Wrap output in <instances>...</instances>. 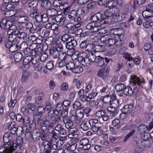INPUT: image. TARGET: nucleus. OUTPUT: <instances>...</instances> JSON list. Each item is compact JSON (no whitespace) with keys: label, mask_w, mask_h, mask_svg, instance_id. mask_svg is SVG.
I'll return each instance as SVG.
<instances>
[{"label":"nucleus","mask_w":153,"mask_h":153,"mask_svg":"<svg viewBox=\"0 0 153 153\" xmlns=\"http://www.w3.org/2000/svg\"><path fill=\"white\" fill-rule=\"evenodd\" d=\"M112 9H109L105 11L104 15L102 16L101 13H97L92 16L91 19L92 21L86 26L88 29H90L94 35L96 34H103L106 33L105 28H102L101 25L105 23H111L114 16L117 17V12L112 13Z\"/></svg>","instance_id":"f257e3e1"},{"label":"nucleus","mask_w":153,"mask_h":153,"mask_svg":"<svg viewBox=\"0 0 153 153\" xmlns=\"http://www.w3.org/2000/svg\"><path fill=\"white\" fill-rule=\"evenodd\" d=\"M68 55L71 56L73 60H77L83 65L84 62L83 58L87 56V54L84 52H82L81 53L76 50H69L67 52Z\"/></svg>","instance_id":"f03ea898"},{"label":"nucleus","mask_w":153,"mask_h":153,"mask_svg":"<svg viewBox=\"0 0 153 153\" xmlns=\"http://www.w3.org/2000/svg\"><path fill=\"white\" fill-rule=\"evenodd\" d=\"M19 28L18 24H13L10 27V29L7 31V34H13L15 36L16 35L19 38L23 39L26 36V33L23 31H20Z\"/></svg>","instance_id":"7ed1b4c3"},{"label":"nucleus","mask_w":153,"mask_h":153,"mask_svg":"<svg viewBox=\"0 0 153 153\" xmlns=\"http://www.w3.org/2000/svg\"><path fill=\"white\" fill-rule=\"evenodd\" d=\"M100 39L102 42L108 47L114 45L117 42V41L110 34L102 36Z\"/></svg>","instance_id":"20e7f679"},{"label":"nucleus","mask_w":153,"mask_h":153,"mask_svg":"<svg viewBox=\"0 0 153 153\" xmlns=\"http://www.w3.org/2000/svg\"><path fill=\"white\" fill-rule=\"evenodd\" d=\"M153 7L152 4H150L147 6L146 10L143 11L142 15L143 18L146 21H149L152 19L153 16L152 12Z\"/></svg>","instance_id":"39448f33"},{"label":"nucleus","mask_w":153,"mask_h":153,"mask_svg":"<svg viewBox=\"0 0 153 153\" xmlns=\"http://www.w3.org/2000/svg\"><path fill=\"white\" fill-rule=\"evenodd\" d=\"M130 79V85L132 86L137 85L138 86L142 87L145 83L143 78L140 79L135 75L131 76Z\"/></svg>","instance_id":"423d86ee"},{"label":"nucleus","mask_w":153,"mask_h":153,"mask_svg":"<svg viewBox=\"0 0 153 153\" xmlns=\"http://www.w3.org/2000/svg\"><path fill=\"white\" fill-rule=\"evenodd\" d=\"M16 13L15 14V16L18 17L17 21L19 23H24L28 22V18L25 16H23L21 14L22 11L21 9L15 10Z\"/></svg>","instance_id":"0eeeda50"},{"label":"nucleus","mask_w":153,"mask_h":153,"mask_svg":"<svg viewBox=\"0 0 153 153\" xmlns=\"http://www.w3.org/2000/svg\"><path fill=\"white\" fill-rule=\"evenodd\" d=\"M80 10L82 11V9H79L78 11L76 10H72L68 14V18L71 21L79 22L81 19L78 13V11L79 12Z\"/></svg>","instance_id":"6e6552de"},{"label":"nucleus","mask_w":153,"mask_h":153,"mask_svg":"<svg viewBox=\"0 0 153 153\" xmlns=\"http://www.w3.org/2000/svg\"><path fill=\"white\" fill-rule=\"evenodd\" d=\"M96 57L92 53H88L87 56H85L83 58L84 62L83 65L84 66L89 65L91 62H95L96 59Z\"/></svg>","instance_id":"1a4fd4ad"},{"label":"nucleus","mask_w":153,"mask_h":153,"mask_svg":"<svg viewBox=\"0 0 153 153\" xmlns=\"http://www.w3.org/2000/svg\"><path fill=\"white\" fill-rule=\"evenodd\" d=\"M109 70V68L108 66H104L102 67L98 71L97 76L102 77L103 79L105 78L108 75Z\"/></svg>","instance_id":"9d476101"},{"label":"nucleus","mask_w":153,"mask_h":153,"mask_svg":"<svg viewBox=\"0 0 153 153\" xmlns=\"http://www.w3.org/2000/svg\"><path fill=\"white\" fill-rule=\"evenodd\" d=\"M148 130V127L145 124L140 125L138 128V132L142 135L141 137L144 140H147L148 139V137L147 136L146 137L144 135L146 134V132Z\"/></svg>","instance_id":"9b49d317"},{"label":"nucleus","mask_w":153,"mask_h":153,"mask_svg":"<svg viewBox=\"0 0 153 153\" xmlns=\"http://www.w3.org/2000/svg\"><path fill=\"white\" fill-rule=\"evenodd\" d=\"M128 5H126L122 12L120 17L119 13L118 12H117V19L119 21L124 19L128 14Z\"/></svg>","instance_id":"f8f14e48"},{"label":"nucleus","mask_w":153,"mask_h":153,"mask_svg":"<svg viewBox=\"0 0 153 153\" xmlns=\"http://www.w3.org/2000/svg\"><path fill=\"white\" fill-rule=\"evenodd\" d=\"M35 46V44H32L30 46L29 48H27L28 45L27 44L26 42H23L21 44L19 48L23 50L25 54L27 55L30 52V50H32V47Z\"/></svg>","instance_id":"ddd939ff"},{"label":"nucleus","mask_w":153,"mask_h":153,"mask_svg":"<svg viewBox=\"0 0 153 153\" xmlns=\"http://www.w3.org/2000/svg\"><path fill=\"white\" fill-rule=\"evenodd\" d=\"M13 24L16 25V24H12L10 21H7L5 19H3L1 21L0 26L2 28L9 29L8 30H9L10 29V27Z\"/></svg>","instance_id":"4468645a"},{"label":"nucleus","mask_w":153,"mask_h":153,"mask_svg":"<svg viewBox=\"0 0 153 153\" xmlns=\"http://www.w3.org/2000/svg\"><path fill=\"white\" fill-rule=\"evenodd\" d=\"M8 34L9 35L8 40L5 42V45L6 47L9 48L16 38V36L13 34Z\"/></svg>","instance_id":"2eb2a0df"},{"label":"nucleus","mask_w":153,"mask_h":153,"mask_svg":"<svg viewBox=\"0 0 153 153\" xmlns=\"http://www.w3.org/2000/svg\"><path fill=\"white\" fill-rule=\"evenodd\" d=\"M20 44L19 40L17 38L15 39L13 44L9 48V51L12 52L16 51L18 49L19 45Z\"/></svg>","instance_id":"dca6fc26"},{"label":"nucleus","mask_w":153,"mask_h":153,"mask_svg":"<svg viewBox=\"0 0 153 153\" xmlns=\"http://www.w3.org/2000/svg\"><path fill=\"white\" fill-rule=\"evenodd\" d=\"M77 45V41L73 38L72 41L67 42L66 43V47L67 49L69 50H72L71 49L76 47Z\"/></svg>","instance_id":"f3484780"},{"label":"nucleus","mask_w":153,"mask_h":153,"mask_svg":"<svg viewBox=\"0 0 153 153\" xmlns=\"http://www.w3.org/2000/svg\"><path fill=\"white\" fill-rule=\"evenodd\" d=\"M89 141L88 139H83L80 141V145L83 146V148L85 150H88L91 147V145L89 143Z\"/></svg>","instance_id":"a211bd4d"},{"label":"nucleus","mask_w":153,"mask_h":153,"mask_svg":"<svg viewBox=\"0 0 153 153\" xmlns=\"http://www.w3.org/2000/svg\"><path fill=\"white\" fill-rule=\"evenodd\" d=\"M32 58L30 56H27L25 57L23 60V64L25 68L27 69L29 68L30 65L31 64V61Z\"/></svg>","instance_id":"6ab92c4d"},{"label":"nucleus","mask_w":153,"mask_h":153,"mask_svg":"<svg viewBox=\"0 0 153 153\" xmlns=\"http://www.w3.org/2000/svg\"><path fill=\"white\" fill-rule=\"evenodd\" d=\"M51 123L49 121L45 119L42 120L41 119L39 118L38 120V122L43 127H47L48 126V127L49 126L52 125L53 126V122L50 121Z\"/></svg>","instance_id":"aec40b11"},{"label":"nucleus","mask_w":153,"mask_h":153,"mask_svg":"<svg viewBox=\"0 0 153 153\" xmlns=\"http://www.w3.org/2000/svg\"><path fill=\"white\" fill-rule=\"evenodd\" d=\"M53 113L54 116H52L50 118V121H52V122H53L54 121L55 123L59 122L60 120V117L58 115L59 113H56V111H54L53 110Z\"/></svg>","instance_id":"412c9836"},{"label":"nucleus","mask_w":153,"mask_h":153,"mask_svg":"<svg viewBox=\"0 0 153 153\" xmlns=\"http://www.w3.org/2000/svg\"><path fill=\"white\" fill-rule=\"evenodd\" d=\"M134 89H133L134 90ZM134 92V90H133L131 88L130 86H127L126 87L125 86V88L123 90V93L126 95L129 96L131 95Z\"/></svg>","instance_id":"4be33fe9"},{"label":"nucleus","mask_w":153,"mask_h":153,"mask_svg":"<svg viewBox=\"0 0 153 153\" xmlns=\"http://www.w3.org/2000/svg\"><path fill=\"white\" fill-rule=\"evenodd\" d=\"M133 110V106L132 105H126L122 109V112L127 113L128 114L130 113Z\"/></svg>","instance_id":"5701e85b"},{"label":"nucleus","mask_w":153,"mask_h":153,"mask_svg":"<svg viewBox=\"0 0 153 153\" xmlns=\"http://www.w3.org/2000/svg\"><path fill=\"white\" fill-rule=\"evenodd\" d=\"M13 135L10 132L6 133L3 137V140L4 143H8L13 138Z\"/></svg>","instance_id":"b1692460"},{"label":"nucleus","mask_w":153,"mask_h":153,"mask_svg":"<svg viewBox=\"0 0 153 153\" xmlns=\"http://www.w3.org/2000/svg\"><path fill=\"white\" fill-rule=\"evenodd\" d=\"M108 111L109 112L110 115L111 117H115L117 113L116 108L110 106L107 108Z\"/></svg>","instance_id":"393cba45"},{"label":"nucleus","mask_w":153,"mask_h":153,"mask_svg":"<svg viewBox=\"0 0 153 153\" xmlns=\"http://www.w3.org/2000/svg\"><path fill=\"white\" fill-rule=\"evenodd\" d=\"M42 52V50L40 47H37L36 48L33 49L31 51V54L32 56H37L40 55Z\"/></svg>","instance_id":"a878e982"},{"label":"nucleus","mask_w":153,"mask_h":153,"mask_svg":"<svg viewBox=\"0 0 153 153\" xmlns=\"http://www.w3.org/2000/svg\"><path fill=\"white\" fill-rule=\"evenodd\" d=\"M74 37L71 35L66 34L63 35L62 38L61 40L63 42H68L72 41Z\"/></svg>","instance_id":"bb28decb"},{"label":"nucleus","mask_w":153,"mask_h":153,"mask_svg":"<svg viewBox=\"0 0 153 153\" xmlns=\"http://www.w3.org/2000/svg\"><path fill=\"white\" fill-rule=\"evenodd\" d=\"M95 62L96 63L97 65L99 66H102L104 63V59H103L100 56L96 57V59Z\"/></svg>","instance_id":"cd10ccee"},{"label":"nucleus","mask_w":153,"mask_h":153,"mask_svg":"<svg viewBox=\"0 0 153 153\" xmlns=\"http://www.w3.org/2000/svg\"><path fill=\"white\" fill-rule=\"evenodd\" d=\"M55 19L54 18L52 17H48L46 14H44L43 15L42 17V21L44 22H47L49 23L53 21H55Z\"/></svg>","instance_id":"c85d7f7f"},{"label":"nucleus","mask_w":153,"mask_h":153,"mask_svg":"<svg viewBox=\"0 0 153 153\" xmlns=\"http://www.w3.org/2000/svg\"><path fill=\"white\" fill-rule=\"evenodd\" d=\"M56 22L59 23V26H62L64 23L65 20V18L64 17H63L61 16H57L56 17L55 19Z\"/></svg>","instance_id":"c756f323"},{"label":"nucleus","mask_w":153,"mask_h":153,"mask_svg":"<svg viewBox=\"0 0 153 153\" xmlns=\"http://www.w3.org/2000/svg\"><path fill=\"white\" fill-rule=\"evenodd\" d=\"M55 130L58 131L61 135H64L66 133V130L62 128L61 125H57L55 127Z\"/></svg>","instance_id":"7c9ffc66"},{"label":"nucleus","mask_w":153,"mask_h":153,"mask_svg":"<svg viewBox=\"0 0 153 153\" xmlns=\"http://www.w3.org/2000/svg\"><path fill=\"white\" fill-rule=\"evenodd\" d=\"M112 0H100L99 3L101 2L102 4H104L107 7H112Z\"/></svg>","instance_id":"2f4dec72"},{"label":"nucleus","mask_w":153,"mask_h":153,"mask_svg":"<svg viewBox=\"0 0 153 153\" xmlns=\"http://www.w3.org/2000/svg\"><path fill=\"white\" fill-rule=\"evenodd\" d=\"M110 105L111 106L117 108L119 104V100L115 97L111 98L110 100Z\"/></svg>","instance_id":"473e14b6"},{"label":"nucleus","mask_w":153,"mask_h":153,"mask_svg":"<svg viewBox=\"0 0 153 153\" xmlns=\"http://www.w3.org/2000/svg\"><path fill=\"white\" fill-rule=\"evenodd\" d=\"M51 4L49 0H42L41 3V6L45 9L49 8Z\"/></svg>","instance_id":"72a5a7b5"},{"label":"nucleus","mask_w":153,"mask_h":153,"mask_svg":"<svg viewBox=\"0 0 153 153\" xmlns=\"http://www.w3.org/2000/svg\"><path fill=\"white\" fill-rule=\"evenodd\" d=\"M47 13L48 15L54 18L53 16L56 15L57 13V10L54 9H50L47 10Z\"/></svg>","instance_id":"f704fd0d"},{"label":"nucleus","mask_w":153,"mask_h":153,"mask_svg":"<svg viewBox=\"0 0 153 153\" xmlns=\"http://www.w3.org/2000/svg\"><path fill=\"white\" fill-rule=\"evenodd\" d=\"M7 126L9 130H13L14 131H16L17 130L16 123L14 122L7 123Z\"/></svg>","instance_id":"c9c22d12"},{"label":"nucleus","mask_w":153,"mask_h":153,"mask_svg":"<svg viewBox=\"0 0 153 153\" xmlns=\"http://www.w3.org/2000/svg\"><path fill=\"white\" fill-rule=\"evenodd\" d=\"M81 25L80 22H78L76 24H74L73 23H68L66 25V27L68 29L73 28L74 29L75 27H79Z\"/></svg>","instance_id":"e433bc0d"},{"label":"nucleus","mask_w":153,"mask_h":153,"mask_svg":"<svg viewBox=\"0 0 153 153\" xmlns=\"http://www.w3.org/2000/svg\"><path fill=\"white\" fill-rule=\"evenodd\" d=\"M32 15H33L32 17L35 18L36 21L37 22H40L42 21L43 15L40 14H38L37 13L31 14V16Z\"/></svg>","instance_id":"4c0bfd02"},{"label":"nucleus","mask_w":153,"mask_h":153,"mask_svg":"<svg viewBox=\"0 0 153 153\" xmlns=\"http://www.w3.org/2000/svg\"><path fill=\"white\" fill-rule=\"evenodd\" d=\"M53 131L54 128L53 126H52V125H51L49 126L48 131L50 133H52L53 138V139L54 138L55 139L57 140L58 138V136L56 133L53 132Z\"/></svg>","instance_id":"58836bf2"},{"label":"nucleus","mask_w":153,"mask_h":153,"mask_svg":"<svg viewBox=\"0 0 153 153\" xmlns=\"http://www.w3.org/2000/svg\"><path fill=\"white\" fill-rule=\"evenodd\" d=\"M104 50V46L100 45H94V51L96 52H102Z\"/></svg>","instance_id":"ea45409f"},{"label":"nucleus","mask_w":153,"mask_h":153,"mask_svg":"<svg viewBox=\"0 0 153 153\" xmlns=\"http://www.w3.org/2000/svg\"><path fill=\"white\" fill-rule=\"evenodd\" d=\"M14 59L16 62H19L22 57V53L20 52H18L16 53L14 55Z\"/></svg>","instance_id":"a19ab883"},{"label":"nucleus","mask_w":153,"mask_h":153,"mask_svg":"<svg viewBox=\"0 0 153 153\" xmlns=\"http://www.w3.org/2000/svg\"><path fill=\"white\" fill-rule=\"evenodd\" d=\"M64 110L63 105L61 103H58L56 105V113H59L60 112Z\"/></svg>","instance_id":"79ce46f5"},{"label":"nucleus","mask_w":153,"mask_h":153,"mask_svg":"<svg viewBox=\"0 0 153 153\" xmlns=\"http://www.w3.org/2000/svg\"><path fill=\"white\" fill-rule=\"evenodd\" d=\"M73 82L76 83V86L78 89L81 88L83 84V83L82 81L76 79H74L73 80Z\"/></svg>","instance_id":"37998d69"},{"label":"nucleus","mask_w":153,"mask_h":153,"mask_svg":"<svg viewBox=\"0 0 153 153\" xmlns=\"http://www.w3.org/2000/svg\"><path fill=\"white\" fill-rule=\"evenodd\" d=\"M83 71V69L81 66H76L75 67L72 72L75 74H80Z\"/></svg>","instance_id":"c03bdc74"},{"label":"nucleus","mask_w":153,"mask_h":153,"mask_svg":"<svg viewBox=\"0 0 153 153\" xmlns=\"http://www.w3.org/2000/svg\"><path fill=\"white\" fill-rule=\"evenodd\" d=\"M125 85L124 84H120L117 85L115 87V89L117 91H122L123 92V90L125 88Z\"/></svg>","instance_id":"a18cd8bd"},{"label":"nucleus","mask_w":153,"mask_h":153,"mask_svg":"<svg viewBox=\"0 0 153 153\" xmlns=\"http://www.w3.org/2000/svg\"><path fill=\"white\" fill-rule=\"evenodd\" d=\"M70 119L71 121L77 124H79L81 121V120L78 119L75 115H72Z\"/></svg>","instance_id":"49530a36"},{"label":"nucleus","mask_w":153,"mask_h":153,"mask_svg":"<svg viewBox=\"0 0 153 153\" xmlns=\"http://www.w3.org/2000/svg\"><path fill=\"white\" fill-rule=\"evenodd\" d=\"M29 76V74L27 72H24L22 73V81L23 82H26Z\"/></svg>","instance_id":"de8ad7c7"},{"label":"nucleus","mask_w":153,"mask_h":153,"mask_svg":"<svg viewBox=\"0 0 153 153\" xmlns=\"http://www.w3.org/2000/svg\"><path fill=\"white\" fill-rule=\"evenodd\" d=\"M59 57L60 60L64 61L67 57L66 53L64 52H59Z\"/></svg>","instance_id":"09e8293b"},{"label":"nucleus","mask_w":153,"mask_h":153,"mask_svg":"<svg viewBox=\"0 0 153 153\" xmlns=\"http://www.w3.org/2000/svg\"><path fill=\"white\" fill-rule=\"evenodd\" d=\"M59 53L56 48H53L50 50V53L53 56L54 59L57 57V55Z\"/></svg>","instance_id":"8fccbe9b"},{"label":"nucleus","mask_w":153,"mask_h":153,"mask_svg":"<svg viewBox=\"0 0 153 153\" xmlns=\"http://www.w3.org/2000/svg\"><path fill=\"white\" fill-rule=\"evenodd\" d=\"M50 144L49 142L47 141L45 143L44 147L45 149L46 150L45 153H49L50 152V151H49V150L51 149Z\"/></svg>","instance_id":"3c124183"},{"label":"nucleus","mask_w":153,"mask_h":153,"mask_svg":"<svg viewBox=\"0 0 153 153\" xmlns=\"http://www.w3.org/2000/svg\"><path fill=\"white\" fill-rule=\"evenodd\" d=\"M94 45L93 44H88L85 47V50L88 52H92L94 51Z\"/></svg>","instance_id":"603ef678"},{"label":"nucleus","mask_w":153,"mask_h":153,"mask_svg":"<svg viewBox=\"0 0 153 153\" xmlns=\"http://www.w3.org/2000/svg\"><path fill=\"white\" fill-rule=\"evenodd\" d=\"M120 120L118 119H115L112 122V124L114 126H117V128H120L121 126L120 124Z\"/></svg>","instance_id":"864d4df0"},{"label":"nucleus","mask_w":153,"mask_h":153,"mask_svg":"<svg viewBox=\"0 0 153 153\" xmlns=\"http://www.w3.org/2000/svg\"><path fill=\"white\" fill-rule=\"evenodd\" d=\"M75 66V63L72 62H68L67 64L66 65L67 68L69 70L71 71H72Z\"/></svg>","instance_id":"5fc2aeb1"},{"label":"nucleus","mask_w":153,"mask_h":153,"mask_svg":"<svg viewBox=\"0 0 153 153\" xmlns=\"http://www.w3.org/2000/svg\"><path fill=\"white\" fill-rule=\"evenodd\" d=\"M80 106L81 104L80 102L78 101H75L73 105V108L75 110H79Z\"/></svg>","instance_id":"6e6d98bb"},{"label":"nucleus","mask_w":153,"mask_h":153,"mask_svg":"<svg viewBox=\"0 0 153 153\" xmlns=\"http://www.w3.org/2000/svg\"><path fill=\"white\" fill-rule=\"evenodd\" d=\"M68 146V149L69 151H74L76 149V144H73L71 145L68 144H66V146Z\"/></svg>","instance_id":"4d7b16f0"},{"label":"nucleus","mask_w":153,"mask_h":153,"mask_svg":"<svg viewBox=\"0 0 153 153\" xmlns=\"http://www.w3.org/2000/svg\"><path fill=\"white\" fill-rule=\"evenodd\" d=\"M43 65L42 63H39L34 66V70L37 71H40L42 70Z\"/></svg>","instance_id":"13d9d810"},{"label":"nucleus","mask_w":153,"mask_h":153,"mask_svg":"<svg viewBox=\"0 0 153 153\" xmlns=\"http://www.w3.org/2000/svg\"><path fill=\"white\" fill-rule=\"evenodd\" d=\"M68 88V84L66 82H63L60 87V89L62 91H66Z\"/></svg>","instance_id":"bf43d9fd"},{"label":"nucleus","mask_w":153,"mask_h":153,"mask_svg":"<svg viewBox=\"0 0 153 153\" xmlns=\"http://www.w3.org/2000/svg\"><path fill=\"white\" fill-rule=\"evenodd\" d=\"M80 127L84 131H87L88 129V127L86 125V122L85 120L82 121Z\"/></svg>","instance_id":"052dcab7"},{"label":"nucleus","mask_w":153,"mask_h":153,"mask_svg":"<svg viewBox=\"0 0 153 153\" xmlns=\"http://www.w3.org/2000/svg\"><path fill=\"white\" fill-rule=\"evenodd\" d=\"M105 114V112L102 110L97 111L95 114V116L97 118H100L102 117L103 115Z\"/></svg>","instance_id":"680f3d73"},{"label":"nucleus","mask_w":153,"mask_h":153,"mask_svg":"<svg viewBox=\"0 0 153 153\" xmlns=\"http://www.w3.org/2000/svg\"><path fill=\"white\" fill-rule=\"evenodd\" d=\"M45 108L43 107L39 106L37 108L38 112V115H40V117L42 116V113H44L45 111Z\"/></svg>","instance_id":"e2e57ef3"},{"label":"nucleus","mask_w":153,"mask_h":153,"mask_svg":"<svg viewBox=\"0 0 153 153\" xmlns=\"http://www.w3.org/2000/svg\"><path fill=\"white\" fill-rule=\"evenodd\" d=\"M64 122L65 123V126L66 128L68 129L71 128L73 126V122L71 121H69V122H67L66 120H64Z\"/></svg>","instance_id":"0e129e2a"},{"label":"nucleus","mask_w":153,"mask_h":153,"mask_svg":"<svg viewBox=\"0 0 153 153\" xmlns=\"http://www.w3.org/2000/svg\"><path fill=\"white\" fill-rule=\"evenodd\" d=\"M84 114L83 113H81V110L80 109L76 111L75 116L78 118V119L81 120L83 117Z\"/></svg>","instance_id":"69168bd1"},{"label":"nucleus","mask_w":153,"mask_h":153,"mask_svg":"<svg viewBox=\"0 0 153 153\" xmlns=\"http://www.w3.org/2000/svg\"><path fill=\"white\" fill-rule=\"evenodd\" d=\"M123 57L127 59L128 61H130L133 59V57L131 54L128 53H125L123 54Z\"/></svg>","instance_id":"338daca9"},{"label":"nucleus","mask_w":153,"mask_h":153,"mask_svg":"<svg viewBox=\"0 0 153 153\" xmlns=\"http://www.w3.org/2000/svg\"><path fill=\"white\" fill-rule=\"evenodd\" d=\"M61 113V117L63 118H66L68 113V108L65 110H63L60 112Z\"/></svg>","instance_id":"774afa93"}]
</instances>
